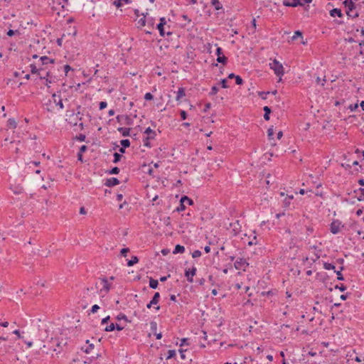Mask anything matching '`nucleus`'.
I'll use <instances>...</instances> for the list:
<instances>
[{"label":"nucleus","instance_id":"nucleus-1","mask_svg":"<svg viewBox=\"0 0 364 364\" xmlns=\"http://www.w3.org/2000/svg\"><path fill=\"white\" fill-rule=\"evenodd\" d=\"M269 68L274 71V74L279 77V80H281V77L284 74V69L282 64L274 58L272 62L269 63Z\"/></svg>","mask_w":364,"mask_h":364},{"label":"nucleus","instance_id":"nucleus-2","mask_svg":"<svg viewBox=\"0 0 364 364\" xmlns=\"http://www.w3.org/2000/svg\"><path fill=\"white\" fill-rule=\"evenodd\" d=\"M234 266L236 269L245 272L249 267V262L245 258H239L235 261Z\"/></svg>","mask_w":364,"mask_h":364},{"label":"nucleus","instance_id":"nucleus-3","mask_svg":"<svg viewBox=\"0 0 364 364\" xmlns=\"http://www.w3.org/2000/svg\"><path fill=\"white\" fill-rule=\"evenodd\" d=\"M186 203L189 205H191L193 204V200H191V198H189L186 196H182L181 200H180V205L176 208V210L178 212H181V211L184 210L186 209Z\"/></svg>","mask_w":364,"mask_h":364},{"label":"nucleus","instance_id":"nucleus-4","mask_svg":"<svg viewBox=\"0 0 364 364\" xmlns=\"http://www.w3.org/2000/svg\"><path fill=\"white\" fill-rule=\"evenodd\" d=\"M197 269L196 267H193L191 269H187L185 270L184 275L186 277V279L188 282L193 283V277L196 274Z\"/></svg>","mask_w":364,"mask_h":364},{"label":"nucleus","instance_id":"nucleus-5","mask_svg":"<svg viewBox=\"0 0 364 364\" xmlns=\"http://www.w3.org/2000/svg\"><path fill=\"white\" fill-rule=\"evenodd\" d=\"M52 343L55 347L53 348L54 351H56L58 353H60V350L63 349V346H65L66 342H63V340L60 341L59 338H52Z\"/></svg>","mask_w":364,"mask_h":364},{"label":"nucleus","instance_id":"nucleus-6","mask_svg":"<svg viewBox=\"0 0 364 364\" xmlns=\"http://www.w3.org/2000/svg\"><path fill=\"white\" fill-rule=\"evenodd\" d=\"M341 225V221H339L338 220H333L330 225L331 232L334 235L338 233L340 231Z\"/></svg>","mask_w":364,"mask_h":364},{"label":"nucleus","instance_id":"nucleus-7","mask_svg":"<svg viewBox=\"0 0 364 364\" xmlns=\"http://www.w3.org/2000/svg\"><path fill=\"white\" fill-rule=\"evenodd\" d=\"M283 5L288 7L304 6V3L301 0H283Z\"/></svg>","mask_w":364,"mask_h":364},{"label":"nucleus","instance_id":"nucleus-8","mask_svg":"<svg viewBox=\"0 0 364 364\" xmlns=\"http://www.w3.org/2000/svg\"><path fill=\"white\" fill-rule=\"evenodd\" d=\"M230 227L231 228V231L232 232L233 236L237 235L241 230V225L240 224L239 220H236L234 223H231L230 224Z\"/></svg>","mask_w":364,"mask_h":364},{"label":"nucleus","instance_id":"nucleus-9","mask_svg":"<svg viewBox=\"0 0 364 364\" xmlns=\"http://www.w3.org/2000/svg\"><path fill=\"white\" fill-rule=\"evenodd\" d=\"M52 102H53L56 106L59 107V109H63L64 108V105L63 103L62 98L60 95H58L55 93H54L52 95Z\"/></svg>","mask_w":364,"mask_h":364},{"label":"nucleus","instance_id":"nucleus-10","mask_svg":"<svg viewBox=\"0 0 364 364\" xmlns=\"http://www.w3.org/2000/svg\"><path fill=\"white\" fill-rule=\"evenodd\" d=\"M31 72L32 74H38L41 79H44L46 77L41 76L40 72L43 70L42 67H39L38 68L35 64H31Z\"/></svg>","mask_w":364,"mask_h":364},{"label":"nucleus","instance_id":"nucleus-11","mask_svg":"<svg viewBox=\"0 0 364 364\" xmlns=\"http://www.w3.org/2000/svg\"><path fill=\"white\" fill-rule=\"evenodd\" d=\"M119 183V181L114 177L106 179L105 185L107 187H112Z\"/></svg>","mask_w":364,"mask_h":364},{"label":"nucleus","instance_id":"nucleus-12","mask_svg":"<svg viewBox=\"0 0 364 364\" xmlns=\"http://www.w3.org/2000/svg\"><path fill=\"white\" fill-rule=\"evenodd\" d=\"M356 198L359 201L364 200V188H359L354 191Z\"/></svg>","mask_w":364,"mask_h":364},{"label":"nucleus","instance_id":"nucleus-13","mask_svg":"<svg viewBox=\"0 0 364 364\" xmlns=\"http://www.w3.org/2000/svg\"><path fill=\"white\" fill-rule=\"evenodd\" d=\"M329 14L331 17H335L336 16L339 18L343 17V14L340 9H333L330 11Z\"/></svg>","mask_w":364,"mask_h":364},{"label":"nucleus","instance_id":"nucleus-14","mask_svg":"<svg viewBox=\"0 0 364 364\" xmlns=\"http://www.w3.org/2000/svg\"><path fill=\"white\" fill-rule=\"evenodd\" d=\"M101 284H102V289H100V291L105 290V292L107 293L110 289V284L107 279L106 278L101 279Z\"/></svg>","mask_w":364,"mask_h":364},{"label":"nucleus","instance_id":"nucleus-15","mask_svg":"<svg viewBox=\"0 0 364 364\" xmlns=\"http://www.w3.org/2000/svg\"><path fill=\"white\" fill-rule=\"evenodd\" d=\"M39 61L41 62V65H48L49 63H54L53 59H50V58H48V56H46V55L41 57L39 59Z\"/></svg>","mask_w":364,"mask_h":364},{"label":"nucleus","instance_id":"nucleus-16","mask_svg":"<svg viewBox=\"0 0 364 364\" xmlns=\"http://www.w3.org/2000/svg\"><path fill=\"white\" fill-rule=\"evenodd\" d=\"M86 343L88 344V346L86 347L82 346L81 348V350L86 353H90L92 351V350L94 348V344L90 343L89 340L86 341Z\"/></svg>","mask_w":364,"mask_h":364},{"label":"nucleus","instance_id":"nucleus-17","mask_svg":"<svg viewBox=\"0 0 364 364\" xmlns=\"http://www.w3.org/2000/svg\"><path fill=\"white\" fill-rule=\"evenodd\" d=\"M144 134H147V136L151 139H155L156 136V133L155 131L152 130L150 127H148L145 129Z\"/></svg>","mask_w":364,"mask_h":364},{"label":"nucleus","instance_id":"nucleus-18","mask_svg":"<svg viewBox=\"0 0 364 364\" xmlns=\"http://www.w3.org/2000/svg\"><path fill=\"white\" fill-rule=\"evenodd\" d=\"M117 130L122 134L123 136H130V129L127 127H119Z\"/></svg>","mask_w":364,"mask_h":364},{"label":"nucleus","instance_id":"nucleus-19","mask_svg":"<svg viewBox=\"0 0 364 364\" xmlns=\"http://www.w3.org/2000/svg\"><path fill=\"white\" fill-rule=\"evenodd\" d=\"M185 89L183 87H179L176 94V100L180 101L181 99L185 96Z\"/></svg>","mask_w":364,"mask_h":364},{"label":"nucleus","instance_id":"nucleus-20","mask_svg":"<svg viewBox=\"0 0 364 364\" xmlns=\"http://www.w3.org/2000/svg\"><path fill=\"white\" fill-rule=\"evenodd\" d=\"M17 127V123L14 118H10L7 121V127L9 129H15Z\"/></svg>","mask_w":364,"mask_h":364},{"label":"nucleus","instance_id":"nucleus-21","mask_svg":"<svg viewBox=\"0 0 364 364\" xmlns=\"http://www.w3.org/2000/svg\"><path fill=\"white\" fill-rule=\"evenodd\" d=\"M263 110L264 112V119L266 121H268L269 119V114H270V113L272 112L271 108L269 107L268 106H264V108H263Z\"/></svg>","mask_w":364,"mask_h":364},{"label":"nucleus","instance_id":"nucleus-22","mask_svg":"<svg viewBox=\"0 0 364 364\" xmlns=\"http://www.w3.org/2000/svg\"><path fill=\"white\" fill-rule=\"evenodd\" d=\"M185 252V247L181 245H176L173 251V254L183 253Z\"/></svg>","mask_w":364,"mask_h":364},{"label":"nucleus","instance_id":"nucleus-23","mask_svg":"<svg viewBox=\"0 0 364 364\" xmlns=\"http://www.w3.org/2000/svg\"><path fill=\"white\" fill-rule=\"evenodd\" d=\"M343 269H344L343 266H341L339 270H338V271L335 270V273L337 274V279L339 280V281H343L344 280V277H343V274H341V272Z\"/></svg>","mask_w":364,"mask_h":364},{"label":"nucleus","instance_id":"nucleus-24","mask_svg":"<svg viewBox=\"0 0 364 364\" xmlns=\"http://www.w3.org/2000/svg\"><path fill=\"white\" fill-rule=\"evenodd\" d=\"M159 285V282L156 279H154L153 278L149 279V287L151 289H156Z\"/></svg>","mask_w":364,"mask_h":364},{"label":"nucleus","instance_id":"nucleus-25","mask_svg":"<svg viewBox=\"0 0 364 364\" xmlns=\"http://www.w3.org/2000/svg\"><path fill=\"white\" fill-rule=\"evenodd\" d=\"M139 262V259L136 256H132L131 259L128 260L127 265L129 267L133 266Z\"/></svg>","mask_w":364,"mask_h":364},{"label":"nucleus","instance_id":"nucleus-26","mask_svg":"<svg viewBox=\"0 0 364 364\" xmlns=\"http://www.w3.org/2000/svg\"><path fill=\"white\" fill-rule=\"evenodd\" d=\"M291 200H289V198H285L283 201V207L285 209H291Z\"/></svg>","mask_w":364,"mask_h":364},{"label":"nucleus","instance_id":"nucleus-27","mask_svg":"<svg viewBox=\"0 0 364 364\" xmlns=\"http://www.w3.org/2000/svg\"><path fill=\"white\" fill-rule=\"evenodd\" d=\"M156 28L159 31L160 36L162 37H164L165 36L164 26H162V23H158Z\"/></svg>","mask_w":364,"mask_h":364},{"label":"nucleus","instance_id":"nucleus-28","mask_svg":"<svg viewBox=\"0 0 364 364\" xmlns=\"http://www.w3.org/2000/svg\"><path fill=\"white\" fill-rule=\"evenodd\" d=\"M212 4L214 6L215 10H219L222 9V4L219 1V0H212Z\"/></svg>","mask_w":364,"mask_h":364},{"label":"nucleus","instance_id":"nucleus-29","mask_svg":"<svg viewBox=\"0 0 364 364\" xmlns=\"http://www.w3.org/2000/svg\"><path fill=\"white\" fill-rule=\"evenodd\" d=\"M217 61L218 63H223V65H225L228 62V58L225 55H220L217 57Z\"/></svg>","mask_w":364,"mask_h":364},{"label":"nucleus","instance_id":"nucleus-30","mask_svg":"<svg viewBox=\"0 0 364 364\" xmlns=\"http://www.w3.org/2000/svg\"><path fill=\"white\" fill-rule=\"evenodd\" d=\"M323 268L326 270L335 269V266L331 263L324 262Z\"/></svg>","mask_w":364,"mask_h":364},{"label":"nucleus","instance_id":"nucleus-31","mask_svg":"<svg viewBox=\"0 0 364 364\" xmlns=\"http://www.w3.org/2000/svg\"><path fill=\"white\" fill-rule=\"evenodd\" d=\"M122 157V156L120 154L115 152L114 154L113 163H114V164L118 163L121 160Z\"/></svg>","mask_w":364,"mask_h":364},{"label":"nucleus","instance_id":"nucleus-32","mask_svg":"<svg viewBox=\"0 0 364 364\" xmlns=\"http://www.w3.org/2000/svg\"><path fill=\"white\" fill-rule=\"evenodd\" d=\"M160 294L159 292H156L151 299L152 302L155 304H157L159 301Z\"/></svg>","mask_w":364,"mask_h":364},{"label":"nucleus","instance_id":"nucleus-33","mask_svg":"<svg viewBox=\"0 0 364 364\" xmlns=\"http://www.w3.org/2000/svg\"><path fill=\"white\" fill-rule=\"evenodd\" d=\"M150 327H151V331L154 333H156V330H157V323L156 321H151L150 323Z\"/></svg>","mask_w":364,"mask_h":364},{"label":"nucleus","instance_id":"nucleus-34","mask_svg":"<svg viewBox=\"0 0 364 364\" xmlns=\"http://www.w3.org/2000/svg\"><path fill=\"white\" fill-rule=\"evenodd\" d=\"M116 318L118 320V321H120V320H124L126 322H128L129 320L127 318V316L122 314V313H120L119 315H117V316L116 317Z\"/></svg>","mask_w":364,"mask_h":364},{"label":"nucleus","instance_id":"nucleus-35","mask_svg":"<svg viewBox=\"0 0 364 364\" xmlns=\"http://www.w3.org/2000/svg\"><path fill=\"white\" fill-rule=\"evenodd\" d=\"M151 139H152L149 138V136L145 137L143 139L144 146L150 148L151 146V143L149 141Z\"/></svg>","mask_w":364,"mask_h":364},{"label":"nucleus","instance_id":"nucleus-36","mask_svg":"<svg viewBox=\"0 0 364 364\" xmlns=\"http://www.w3.org/2000/svg\"><path fill=\"white\" fill-rule=\"evenodd\" d=\"M176 355V351L174 350H168L167 352L166 359H171Z\"/></svg>","mask_w":364,"mask_h":364},{"label":"nucleus","instance_id":"nucleus-37","mask_svg":"<svg viewBox=\"0 0 364 364\" xmlns=\"http://www.w3.org/2000/svg\"><path fill=\"white\" fill-rule=\"evenodd\" d=\"M142 15L144 16L143 18H140L139 21H138V24L140 26H144L146 25V15L142 14Z\"/></svg>","mask_w":364,"mask_h":364},{"label":"nucleus","instance_id":"nucleus-38","mask_svg":"<svg viewBox=\"0 0 364 364\" xmlns=\"http://www.w3.org/2000/svg\"><path fill=\"white\" fill-rule=\"evenodd\" d=\"M121 145L124 148H127L130 146V141L129 139H122L121 141Z\"/></svg>","mask_w":364,"mask_h":364},{"label":"nucleus","instance_id":"nucleus-39","mask_svg":"<svg viewBox=\"0 0 364 364\" xmlns=\"http://www.w3.org/2000/svg\"><path fill=\"white\" fill-rule=\"evenodd\" d=\"M298 37H302V32H301V31H299V30H298V31H296L294 32V36L291 37V40H292V41H294V40H296Z\"/></svg>","mask_w":364,"mask_h":364},{"label":"nucleus","instance_id":"nucleus-40","mask_svg":"<svg viewBox=\"0 0 364 364\" xmlns=\"http://www.w3.org/2000/svg\"><path fill=\"white\" fill-rule=\"evenodd\" d=\"M114 329H115V324L112 323L111 324H109V326L105 327V331H107V332H110V331H114Z\"/></svg>","mask_w":364,"mask_h":364},{"label":"nucleus","instance_id":"nucleus-41","mask_svg":"<svg viewBox=\"0 0 364 364\" xmlns=\"http://www.w3.org/2000/svg\"><path fill=\"white\" fill-rule=\"evenodd\" d=\"M85 135L83 134H80L79 135H77L75 137V139L77 140V141H84L85 140Z\"/></svg>","mask_w":364,"mask_h":364},{"label":"nucleus","instance_id":"nucleus-42","mask_svg":"<svg viewBox=\"0 0 364 364\" xmlns=\"http://www.w3.org/2000/svg\"><path fill=\"white\" fill-rule=\"evenodd\" d=\"M120 170L118 167L115 166L108 171L109 174H118Z\"/></svg>","mask_w":364,"mask_h":364},{"label":"nucleus","instance_id":"nucleus-43","mask_svg":"<svg viewBox=\"0 0 364 364\" xmlns=\"http://www.w3.org/2000/svg\"><path fill=\"white\" fill-rule=\"evenodd\" d=\"M190 343H189V339L188 338H183L181 340V343H180V346H188Z\"/></svg>","mask_w":364,"mask_h":364},{"label":"nucleus","instance_id":"nucleus-44","mask_svg":"<svg viewBox=\"0 0 364 364\" xmlns=\"http://www.w3.org/2000/svg\"><path fill=\"white\" fill-rule=\"evenodd\" d=\"M218 92V87L217 86H213L209 93L210 95H215Z\"/></svg>","mask_w":364,"mask_h":364},{"label":"nucleus","instance_id":"nucleus-45","mask_svg":"<svg viewBox=\"0 0 364 364\" xmlns=\"http://www.w3.org/2000/svg\"><path fill=\"white\" fill-rule=\"evenodd\" d=\"M220 84L223 88H228L230 86L228 85V80L227 79H222L220 81Z\"/></svg>","mask_w":364,"mask_h":364},{"label":"nucleus","instance_id":"nucleus-46","mask_svg":"<svg viewBox=\"0 0 364 364\" xmlns=\"http://www.w3.org/2000/svg\"><path fill=\"white\" fill-rule=\"evenodd\" d=\"M235 83L238 85H242L243 83V80L242 79V77L239 75H237V77H235Z\"/></svg>","mask_w":364,"mask_h":364},{"label":"nucleus","instance_id":"nucleus-47","mask_svg":"<svg viewBox=\"0 0 364 364\" xmlns=\"http://www.w3.org/2000/svg\"><path fill=\"white\" fill-rule=\"evenodd\" d=\"M144 99L148 101L152 100L154 99V96L151 93L147 92L144 95Z\"/></svg>","mask_w":364,"mask_h":364},{"label":"nucleus","instance_id":"nucleus-48","mask_svg":"<svg viewBox=\"0 0 364 364\" xmlns=\"http://www.w3.org/2000/svg\"><path fill=\"white\" fill-rule=\"evenodd\" d=\"M201 256V252L200 250H195L192 253V257L193 258L199 257Z\"/></svg>","mask_w":364,"mask_h":364},{"label":"nucleus","instance_id":"nucleus-49","mask_svg":"<svg viewBox=\"0 0 364 364\" xmlns=\"http://www.w3.org/2000/svg\"><path fill=\"white\" fill-rule=\"evenodd\" d=\"M100 309V306L97 304H95L92 306L90 312L92 314L96 313Z\"/></svg>","mask_w":364,"mask_h":364},{"label":"nucleus","instance_id":"nucleus-50","mask_svg":"<svg viewBox=\"0 0 364 364\" xmlns=\"http://www.w3.org/2000/svg\"><path fill=\"white\" fill-rule=\"evenodd\" d=\"M358 108V105L357 103L352 104V105H349V107H348V109L351 112L355 111Z\"/></svg>","mask_w":364,"mask_h":364},{"label":"nucleus","instance_id":"nucleus-51","mask_svg":"<svg viewBox=\"0 0 364 364\" xmlns=\"http://www.w3.org/2000/svg\"><path fill=\"white\" fill-rule=\"evenodd\" d=\"M335 288L338 289L341 291H344L345 290H346V287L343 284L340 285L336 284L335 286Z\"/></svg>","mask_w":364,"mask_h":364},{"label":"nucleus","instance_id":"nucleus-52","mask_svg":"<svg viewBox=\"0 0 364 364\" xmlns=\"http://www.w3.org/2000/svg\"><path fill=\"white\" fill-rule=\"evenodd\" d=\"M326 79L323 78V79H321L319 77H318L316 78V82L317 84H320L321 86H324V84L326 82Z\"/></svg>","mask_w":364,"mask_h":364},{"label":"nucleus","instance_id":"nucleus-53","mask_svg":"<svg viewBox=\"0 0 364 364\" xmlns=\"http://www.w3.org/2000/svg\"><path fill=\"white\" fill-rule=\"evenodd\" d=\"M129 252V249L126 247V248H122L120 251V253L121 255L123 256V257H126L127 256V254Z\"/></svg>","mask_w":364,"mask_h":364},{"label":"nucleus","instance_id":"nucleus-54","mask_svg":"<svg viewBox=\"0 0 364 364\" xmlns=\"http://www.w3.org/2000/svg\"><path fill=\"white\" fill-rule=\"evenodd\" d=\"M267 135H268L269 139L272 138V136L274 135V129H273L272 127L268 129V130H267Z\"/></svg>","mask_w":364,"mask_h":364},{"label":"nucleus","instance_id":"nucleus-55","mask_svg":"<svg viewBox=\"0 0 364 364\" xmlns=\"http://www.w3.org/2000/svg\"><path fill=\"white\" fill-rule=\"evenodd\" d=\"M257 243V237H256V235H254L252 240L248 242V245L252 246V245H256Z\"/></svg>","mask_w":364,"mask_h":364},{"label":"nucleus","instance_id":"nucleus-56","mask_svg":"<svg viewBox=\"0 0 364 364\" xmlns=\"http://www.w3.org/2000/svg\"><path fill=\"white\" fill-rule=\"evenodd\" d=\"M63 69H64V72H65V75H68V73L73 70L72 68L69 65H65L63 66Z\"/></svg>","mask_w":364,"mask_h":364},{"label":"nucleus","instance_id":"nucleus-57","mask_svg":"<svg viewBox=\"0 0 364 364\" xmlns=\"http://www.w3.org/2000/svg\"><path fill=\"white\" fill-rule=\"evenodd\" d=\"M114 4L117 7L119 8L124 5V3L122 1V0H115L114 2Z\"/></svg>","mask_w":364,"mask_h":364},{"label":"nucleus","instance_id":"nucleus-58","mask_svg":"<svg viewBox=\"0 0 364 364\" xmlns=\"http://www.w3.org/2000/svg\"><path fill=\"white\" fill-rule=\"evenodd\" d=\"M107 106V103L106 102H100L99 105V109L100 110L104 109Z\"/></svg>","mask_w":364,"mask_h":364},{"label":"nucleus","instance_id":"nucleus-59","mask_svg":"<svg viewBox=\"0 0 364 364\" xmlns=\"http://www.w3.org/2000/svg\"><path fill=\"white\" fill-rule=\"evenodd\" d=\"M124 120H125V124L127 125H130L132 122V119L127 115L124 116Z\"/></svg>","mask_w":364,"mask_h":364},{"label":"nucleus","instance_id":"nucleus-60","mask_svg":"<svg viewBox=\"0 0 364 364\" xmlns=\"http://www.w3.org/2000/svg\"><path fill=\"white\" fill-rule=\"evenodd\" d=\"M196 282L198 285L203 286L205 284V279L204 278L197 279Z\"/></svg>","mask_w":364,"mask_h":364},{"label":"nucleus","instance_id":"nucleus-61","mask_svg":"<svg viewBox=\"0 0 364 364\" xmlns=\"http://www.w3.org/2000/svg\"><path fill=\"white\" fill-rule=\"evenodd\" d=\"M87 150V146L86 145H82L80 146L78 153L82 154Z\"/></svg>","mask_w":364,"mask_h":364},{"label":"nucleus","instance_id":"nucleus-62","mask_svg":"<svg viewBox=\"0 0 364 364\" xmlns=\"http://www.w3.org/2000/svg\"><path fill=\"white\" fill-rule=\"evenodd\" d=\"M146 22L148 23V26H150L151 28H153L154 27V18H148L146 20Z\"/></svg>","mask_w":364,"mask_h":364},{"label":"nucleus","instance_id":"nucleus-63","mask_svg":"<svg viewBox=\"0 0 364 364\" xmlns=\"http://www.w3.org/2000/svg\"><path fill=\"white\" fill-rule=\"evenodd\" d=\"M215 54L217 55L218 57L220 56V55H223V49L220 47H218L216 49Z\"/></svg>","mask_w":364,"mask_h":364},{"label":"nucleus","instance_id":"nucleus-64","mask_svg":"<svg viewBox=\"0 0 364 364\" xmlns=\"http://www.w3.org/2000/svg\"><path fill=\"white\" fill-rule=\"evenodd\" d=\"M180 114H181V117L183 120H185L187 117V113L186 111L184 110H181V112H180Z\"/></svg>","mask_w":364,"mask_h":364}]
</instances>
